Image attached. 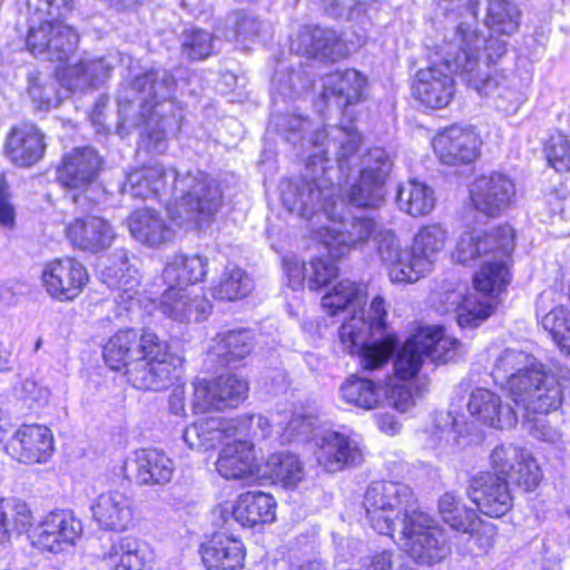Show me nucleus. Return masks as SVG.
<instances>
[{
    "label": "nucleus",
    "instance_id": "obj_26",
    "mask_svg": "<svg viewBox=\"0 0 570 570\" xmlns=\"http://www.w3.org/2000/svg\"><path fill=\"white\" fill-rule=\"evenodd\" d=\"M316 462L324 471L336 473L358 465L364 455L358 443L350 435L330 430L320 436L315 450Z\"/></svg>",
    "mask_w": 570,
    "mask_h": 570
},
{
    "label": "nucleus",
    "instance_id": "obj_56",
    "mask_svg": "<svg viewBox=\"0 0 570 570\" xmlns=\"http://www.w3.org/2000/svg\"><path fill=\"white\" fill-rule=\"evenodd\" d=\"M17 223V206L12 186L7 178V173H0V227L13 229Z\"/></svg>",
    "mask_w": 570,
    "mask_h": 570
},
{
    "label": "nucleus",
    "instance_id": "obj_12",
    "mask_svg": "<svg viewBox=\"0 0 570 570\" xmlns=\"http://www.w3.org/2000/svg\"><path fill=\"white\" fill-rule=\"evenodd\" d=\"M413 493L387 481L372 482L364 494L363 507L371 527L380 534L393 535L395 520L406 511L419 509Z\"/></svg>",
    "mask_w": 570,
    "mask_h": 570
},
{
    "label": "nucleus",
    "instance_id": "obj_17",
    "mask_svg": "<svg viewBox=\"0 0 570 570\" xmlns=\"http://www.w3.org/2000/svg\"><path fill=\"white\" fill-rule=\"evenodd\" d=\"M491 469L501 473L515 489L534 492L543 481L544 474L534 455L523 446L501 444L490 454Z\"/></svg>",
    "mask_w": 570,
    "mask_h": 570
},
{
    "label": "nucleus",
    "instance_id": "obj_38",
    "mask_svg": "<svg viewBox=\"0 0 570 570\" xmlns=\"http://www.w3.org/2000/svg\"><path fill=\"white\" fill-rule=\"evenodd\" d=\"M340 391L345 403L362 410H374L382 403L383 384L380 380L353 373L344 380Z\"/></svg>",
    "mask_w": 570,
    "mask_h": 570
},
{
    "label": "nucleus",
    "instance_id": "obj_55",
    "mask_svg": "<svg viewBox=\"0 0 570 570\" xmlns=\"http://www.w3.org/2000/svg\"><path fill=\"white\" fill-rule=\"evenodd\" d=\"M495 306L488 302H476V306L459 305L456 323L461 328H475L485 322L493 313Z\"/></svg>",
    "mask_w": 570,
    "mask_h": 570
},
{
    "label": "nucleus",
    "instance_id": "obj_52",
    "mask_svg": "<svg viewBox=\"0 0 570 570\" xmlns=\"http://www.w3.org/2000/svg\"><path fill=\"white\" fill-rule=\"evenodd\" d=\"M448 233L438 223L425 224L420 227L413 238V248L430 258L441 252L446 244Z\"/></svg>",
    "mask_w": 570,
    "mask_h": 570
},
{
    "label": "nucleus",
    "instance_id": "obj_21",
    "mask_svg": "<svg viewBox=\"0 0 570 570\" xmlns=\"http://www.w3.org/2000/svg\"><path fill=\"white\" fill-rule=\"evenodd\" d=\"M4 452L21 464L47 463L55 453L53 433L43 424L23 423L6 443Z\"/></svg>",
    "mask_w": 570,
    "mask_h": 570
},
{
    "label": "nucleus",
    "instance_id": "obj_64",
    "mask_svg": "<svg viewBox=\"0 0 570 570\" xmlns=\"http://www.w3.org/2000/svg\"><path fill=\"white\" fill-rule=\"evenodd\" d=\"M174 399L173 406L176 411L181 410L184 406V392L181 389L176 387L171 394Z\"/></svg>",
    "mask_w": 570,
    "mask_h": 570
},
{
    "label": "nucleus",
    "instance_id": "obj_24",
    "mask_svg": "<svg viewBox=\"0 0 570 570\" xmlns=\"http://www.w3.org/2000/svg\"><path fill=\"white\" fill-rule=\"evenodd\" d=\"M63 234L73 249L88 254H97L109 248L116 238L110 223L92 214L72 218L65 226Z\"/></svg>",
    "mask_w": 570,
    "mask_h": 570
},
{
    "label": "nucleus",
    "instance_id": "obj_54",
    "mask_svg": "<svg viewBox=\"0 0 570 570\" xmlns=\"http://www.w3.org/2000/svg\"><path fill=\"white\" fill-rule=\"evenodd\" d=\"M543 210L551 220L558 218L570 222V193L564 184L554 187L544 196Z\"/></svg>",
    "mask_w": 570,
    "mask_h": 570
},
{
    "label": "nucleus",
    "instance_id": "obj_28",
    "mask_svg": "<svg viewBox=\"0 0 570 570\" xmlns=\"http://www.w3.org/2000/svg\"><path fill=\"white\" fill-rule=\"evenodd\" d=\"M468 411L475 423L491 429H511L518 423L513 407L498 393L484 387H476L471 393Z\"/></svg>",
    "mask_w": 570,
    "mask_h": 570
},
{
    "label": "nucleus",
    "instance_id": "obj_44",
    "mask_svg": "<svg viewBox=\"0 0 570 570\" xmlns=\"http://www.w3.org/2000/svg\"><path fill=\"white\" fill-rule=\"evenodd\" d=\"M438 511L441 520L459 533L472 531L478 523V510L466 507L454 494L445 492L438 501Z\"/></svg>",
    "mask_w": 570,
    "mask_h": 570
},
{
    "label": "nucleus",
    "instance_id": "obj_4",
    "mask_svg": "<svg viewBox=\"0 0 570 570\" xmlns=\"http://www.w3.org/2000/svg\"><path fill=\"white\" fill-rule=\"evenodd\" d=\"M515 247L517 230L504 222L462 233L452 252V259L463 266L480 262L472 275V286L482 296L495 299L508 291L513 279Z\"/></svg>",
    "mask_w": 570,
    "mask_h": 570
},
{
    "label": "nucleus",
    "instance_id": "obj_40",
    "mask_svg": "<svg viewBox=\"0 0 570 570\" xmlns=\"http://www.w3.org/2000/svg\"><path fill=\"white\" fill-rule=\"evenodd\" d=\"M328 253L316 255L303 263V279L306 281L309 291L318 292L332 284L341 274L336 252L327 249Z\"/></svg>",
    "mask_w": 570,
    "mask_h": 570
},
{
    "label": "nucleus",
    "instance_id": "obj_18",
    "mask_svg": "<svg viewBox=\"0 0 570 570\" xmlns=\"http://www.w3.org/2000/svg\"><path fill=\"white\" fill-rule=\"evenodd\" d=\"M391 161L383 153H368L354 181L346 191V200L356 208L374 209L385 198V184Z\"/></svg>",
    "mask_w": 570,
    "mask_h": 570
},
{
    "label": "nucleus",
    "instance_id": "obj_20",
    "mask_svg": "<svg viewBox=\"0 0 570 570\" xmlns=\"http://www.w3.org/2000/svg\"><path fill=\"white\" fill-rule=\"evenodd\" d=\"M468 497L480 513L493 519L504 517L513 508L509 482L491 468L470 479Z\"/></svg>",
    "mask_w": 570,
    "mask_h": 570
},
{
    "label": "nucleus",
    "instance_id": "obj_8",
    "mask_svg": "<svg viewBox=\"0 0 570 570\" xmlns=\"http://www.w3.org/2000/svg\"><path fill=\"white\" fill-rule=\"evenodd\" d=\"M191 386L190 410L195 416L194 422L205 419H228L213 413L236 410L249 396L248 380L233 372L212 377H196Z\"/></svg>",
    "mask_w": 570,
    "mask_h": 570
},
{
    "label": "nucleus",
    "instance_id": "obj_47",
    "mask_svg": "<svg viewBox=\"0 0 570 570\" xmlns=\"http://www.w3.org/2000/svg\"><path fill=\"white\" fill-rule=\"evenodd\" d=\"M541 151L549 168L559 175L570 174V137L556 129L541 142Z\"/></svg>",
    "mask_w": 570,
    "mask_h": 570
},
{
    "label": "nucleus",
    "instance_id": "obj_15",
    "mask_svg": "<svg viewBox=\"0 0 570 570\" xmlns=\"http://www.w3.org/2000/svg\"><path fill=\"white\" fill-rule=\"evenodd\" d=\"M82 522L69 509L47 512L28 532L30 546L40 552L59 553L81 538Z\"/></svg>",
    "mask_w": 570,
    "mask_h": 570
},
{
    "label": "nucleus",
    "instance_id": "obj_57",
    "mask_svg": "<svg viewBox=\"0 0 570 570\" xmlns=\"http://www.w3.org/2000/svg\"><path fill=\"white\" fill-rule=\"evenodd\" d=\"M474 544L482 553H488L495 544L498 538V528L491 523L482 520L479 517L478 523L473 525L472 531H468Z\"/></svg>",
    "mask_w": 570,
    "mask_h": 570
},
{
    "label": "nucleus",
    "instance_id": "obj_46",
    "mask_svg": "<svg viewBox=\"0 0 570 570\" xmlns=\"http://www.w3.org/2000/svg\"><path fill=\"white\" fill-rule=\"evenodd\" d=\"M521 11L508 0H488L485 26L500 36H511L519 30Z\"/></svg>",
    "mask_w": 570,
    "mask_h": 570
},
{
    "label": "nucleus",
    "instance_id": "obj_35",
    "mask_svg": "<svg viewBox=\"0 0 570 570\" xmlns=\"http://www.w3.org/2000/svg\"><path fill=\"white\" fill-rule=\"evenodd\" d=\"M305 464L291 451H275L265 461L264 476L272 484L285 490H295L305 479Z\"/></svg>",
    "mask_w": 570,
    "mask_h": 570
},
{
    "label": "nucleus",
    "instance_id": "obj_41",
    "mask_svg": "<svg viewBox=\"0 0 570 570\" xmlns=\"http://www.w3.org/2000/svg\"><path fill=\"white\" fill-rule=\"evenodd\" d=\"M158 308L166 317L180 324L189 323L193 316L196 322L203 320V316L198 315L197 299L187 295L184 288L176 286H168L164 291Z\"/></svg>",
    "mask_w": 570,
    "mask_h": 570
},
{
    "label": "nucleus",
    "instance_id": "obj_51",
    "mask_svg": "<svg viewBox=\"0 0 570 570\" xmlns=\"http://www.w3.org/2000/svg\"><path fill=\"white\" fill-rule=\"evenodd\" d=\"M375 332L370 328L366 318L363 315L352 314L346 318L338 328V337L341 343L346 346L350 355L368 341V336Z\"/></svg>",
    "mask_w": 570,
    "mask_h": 570
},
{
    "label": "nucleus",
    "instance_id": "obj_43",
    "mask_svg": "<svg viewBox=\"0 0 570 570\" xmlns=\"http://www.w3.org/2000/svg\"><path fill=\"white\" fill-rule=\"evenodd\" d=\"M397 204L404 213L412 217L429 215L435 205L432 189L425 184L410 179L401 185L397 191Z\"/></svg>",
    "mask_w": 570,
    "mask_h": 570
},
{
    "label": "nucleus",
    "instance_id": "obj_50",
    "mask_svg": "<svg viewBox=\"0 0 570 570\" xmlns=\"http://www.w3.org/2000/svg\"><path fill=\"white\" fill-rule=\"evenodd\" d=\"M214 40L215 36L212 32L202 28H190L184 33L180 51L189 61H203L215 53Z\"/></svg>",
    "mask_w": 570,
    "mask_h": 570
},
{
    "label": "nucleus",
    "instance_id": "obj_33",
    "mask_svg": "<svg viewBox=\"0 0 570 570\" xmlns=\"http://www.w3.org/2000/svg\"><path fill=\"white\" fill-rule=\"evenodd\" d=\"M276 500L264 491H246L237 495L232 517L243 528L273 523L276 520Z\"/></svg>",
    "mask_w": 570,
    "mask_h": 570
},
{
    "label": "nucleus",
    "instance_id": "obj_25",
    "mask_svg": "<svg viewBox=\"0 0 570 570\" xmlns=\"http://www.w3.org/2000/svg\"><path fill=\"white\" fill-rule=\"evenodd\" d=\"M376 232V223L371 217L360 216L343 222L337 229L321 226L314 236L327 249L336 252L337 258H344L352 249L367 244Z\"/></svg>",
    "mask_w": 570,
    "mask_h": 570
},
{
    "label": "nucleus",
    "instance_id": "obj_5",
    "mask_svg": "<svg viewBox=\"0 0 570 570\" xmlns=\"http://www.w3.org/2000/svg\"><path fill=\"white\" fill-rule=\"evenodd\" d=\"M464 354L463 344L454 336L446 335L444 325H420L393 353V375L406 383L417 380L425 358L436 365L454 363Z\"/></svg>",
    "mask_w": 570,
    "mask_h": 570
},
{
    "label": "nucleus",
    "instance_id": "obj_9",
    "mask_svg": "<svg viewBox=\"0 0 570 570\" xmlns=\"http://www.w3.org/2000/svg\"><path fill=\"white\" fill-rule=\"evenodd\" d=\"M514 403L522 406L524 417L538 422L558 411L563 403V389L558 377L535 368H521L507 381Z\"/></svg>",
    "mask_w": 570,
    "mask_h": 570
},
{
    "label": "nucleus",
    "instance_id": "obj_23",
    "mask_svg": "<svg viewBox=\"0 0 570 570\" xmlns=\"http://www.w3.org/2000/svg\"><path fill=\"white\" fill-rule=\"evenodd\" d=\"M91 513L104 531L124 532L138 521L132 498L118 489L101 492L91 505Z\"/></svg>",
    "mask_w": 570,
    "mask_h": 570
},
{
    "label": "nucleus",
    "instance_id": "obj_3",
    "mask_svg": "<svg viewBox=\"0 0 570 570\" xmlns=\"http://www.w3.org/2000/svg\"><path fill=\"white\" fill-rule=\"evenodd\" d=\"M199 446L218 449L215 461L217 473L227 481L256 479L261 474V460L256 454L254 439H266L272 433L269 420L261 414L244 413L233 419H205L193 422Z\"/></svg>",
    "mask_w": 570,
    "mask_h": 570
},
{
    "label": "nucleus",
    "instance_id": "obj_10",
    "mask_svg": "<svg viewBox=\"0 0 570 570\" xmlns=\"http://www.w3.org/2000/svg\"><path fill=\"white\" fill-rule=\"evenodd\" d=\"M404 552L419 566L432 567L451 554V541L444 529L425 511L412 509L402 518Z\"/></svg>",
    "mask_w": 570,
    "mask_h": 570
},
{
    "label": "nucleus",
    "instance_id": "obj_42",
    "mask_svg": "<svg viewBox=\"0 0 570 570\" xmlns=\"http://www.w3.org/2000/svg\"><path fill=\"white\" fill-rule=\"evenodd\" d=\"M397 344L394 333L384 334L381 338L366 341L354 352L358 366L364 372H373L383 368L393 356Z\"/></svg>",
    "mask_w": 570,
    "mask_h": 570
},
{
    "label": "nucleus",
    "instance_id": "obj_34",
    "mask_svg": "<svg viewBox=\"0 0 570 570\" xmlns=\"http://www.w3.org/2000/svg\"><path fill=\"white\" fill-rule=\"evenodd\" d=\"M101 560L112 570L153 569V560L148 558L140 540L134 535H122L114 541Z\"/></svg>",
    "mask_w": 570,
    "mask_h": 570
},
{
    "label": "nucleus",
    "instance_id": "obj_2",
    "mask_svg": "<svg viewBox=\"0 0 570 570\" xmlns=\"http://www.w3.org/2000/svg\"><path fill=\"white\" fill-rule=\"evenodd\" d=\"M101 357L136 390L165 391L177 377L178 357L170 343L148 326L119 327L102 344Z\"/></svg>",
    "mask_w": 570,
    "mask_h": 570
},
{
    "label": "nucleus",
    "instance_id": "obj_36",
    "mask_svg": "<svg viewBox=\"0 0 570 570\" xmlns=\"http://www.w3.org/2000/svg\"><path fill=\"white\" fill-rule=\"evenodd\" d=\"M367 297V284L343 278L336 282L321 298V307L327 316H337L350 307L360 305Z\"/></svg>",
    "mask_w": 570,
    "mask_h": 570
},
{
    "label": "nucleus",
    "instance_id": "obj_58",
    "mask_svg": "<svg viewBox=\"0 0 570 570\" xmlns=\"http://www.w3.org/2000/svg\"><path fill=\"white\" fill-rule=\"evenodd\" d=\"M367 324L377 334H384L387 330L386 302L381 295L372 298L368 307Z\"/></svg>",
    "mask_w": 570,
    "mask_h": 570
},
{
    "label": "nucleus",
    "instance_id": "obj_37",
    "mask_svg": "<svg viewBox=\"0 0 570 570\" xmlns=\"http://www.w3.org/2000/svg\"><path fill=\"white\" fill-rule=\"evenodd\" d=\"M32 520L27 502L18 498H0V546L9 543L13 535L28 534Z\"/></svg>",
    "mask_w": 570,
    "mask_h": 570
},
{
    "label": "nucleus",
    "instance_id": "obj_13",
    "mask_svg": "<svg viewBox=\"0 0 570 570\" xmlns=\"http://www.w3.org/2000/svg\"><path fill=\"white\" fill-rule=\"evenodd\" d=\"M39 281L48 297L68 304L85 294L91 275L79 257L65 254L51 257L42 264Z\"/></svg>",
    "mask_w": 570,
    "mask_h": 570
},
{
    "label": "nucleus",
    "instance_id": "obj_31",
    "mask_svg": "<svg viewBox=\"0 0 570 570\" xmlns=\"http://www.w3.org/2000/svg\"><path fill=\"white\" fill-rule=\"evenodd\" d=\"M127 226L131 236L148 247H159L175 238L176 226L170 220L168 224L155 208L135 209L127 218Z\"/></svg>",
    "mask_w": 570,
    "mask_h": 570
},
{
    "label": "nucleus",
    "instance_id": "obj_1",
    "mask_svg": "<svg viewBox=\"0 0 570 570\" xmlns=\"http://www.w3.org/2000/svg\"><path fill=\"white\" fill-rule=\"evenodd\" d=\"M124 189L141 199H159L170 194L171 198L165 204L167 218L185 233L202 232L210 226L224 206V194L218 185L203 175L179 174L157 163L131 168Z\"/></svg>",
    "mask_w": 570,
    "mask_h": 570
},
{
    "label": "nucleus",
    "instance_id": "obj_14",
    "mask_svg": "<svg viewBox=\"0 0 570 570\" xmlns=\"http://www.w3.org/2000/svg\"><path fill=\"white\" fill-rule=\"evenodd\" d=\"M48 148L46 131L35 121L22 120L6 131L1 154L13 168L29 170L46 159Z\"/></svg>",
    "mask_w": 570,
    "mask_h": 570
},
{
    "label": "nucleus",
    "instance_id": "obj_7",
    "mask_svg": "<svg viewBox=\"0 0 570 570\" xmlns=\"http://www.w3.org/2000/svg\"><path fill=\"white\" fill-rule=\"evenodd\" d=\"M465 63L459 65L444 58L432 61L415 71L411 81V94L414 100L425 109L440 110L448 108L456 96V73H468L469 80L478 68L479 52L471 48H462Z\"/></svg>",
    "mask_w": 570,
    "mask_h": 570
},
{
    "label": "nucleus",
    "instance_id": "obj_30",
    "mask_svg": "<svg viewBox=\"0 0 570 570\" xmlns=\"http://www.w3.org/2000/svg\"><path fill=\"white\" fill-rule=\"evenodd\" d=\"M299 50L307 59H318L324 63H334L350 56L347 42L333 28L313 26L301 33Z\"/></svg>",
    "mask_w": 570,
    "mask_h": 570
},
{
    "label": "nucleus",
    "instance_id": "obj_27",
    "mask_svg": "<svg viewBox=\"0 0 570 570\" xmlns=\"http://www.w3.org/2000/svg\"><path fill=\"white\" fill-rule=\"evenodd\" d=\"M205 570H244L247 549L238 537L214 532L199 546Z\"/></svg>",
    "mask_w": 570,
    "mask_h": 570
},
{
    "label": "nucleus",
    "instance_id": "obj_59",
    "mask_svg": "<svg viewBox=\"0 0 570 570\" xmlns=\"http://www.w3.org/2000/svg\"><path fill=\"white\" fill-rule=\"evenodd\" d=\"M387 399L399 412H406L415 403L412 389L400 383L392 384L389 387Z\"/></svg>",
    "mask_w": 570,
    "mask_h": 570
},
{
    "label": "nucleus",
    "instance_id": "obj_6",
    "mask_svg": "<svg viewBox=\"0 0 570 570\" xmlns=\"http://www.w3.org/2000/svg\"><path fill=\"white\" fill-rule=\"evenodd\" d=\"M47 19L28 27L24 48L32 56L48 55L49 60L66 66L78 51L80 33L65 21L75 9V0H39Z\"/></svg>",
    "mask_w": 570,
    "mask_h": 570
},
{
    "label": "nucleus",
    "instance_id": "obj_45",
    "mask_svg": "<svg viewBox=\"0 0 570 570\" xmlns=\"http://www.w3.org/2000/svg\"><path fill=\"white\" fill-rule=\"evenodd\" d=\"M207 265V259L200 255L178 254L167 265L166 273L175 281L176 287L185 289L205 279Z\"/></svg>",
    "mask_w": 570,
    "mask_h": 570
},
{
    "label": "nucleus",
    "instance_id": "obj_29",
    "mask_svg": "<svg viewBox=\"0 0 570 570\" xmlns=\"http://www.w3.org/2000/svg\"><path fill=\"white\" fill-rule=\"evenodd\" d=\"M366 78L355 69L336 70L327 73L321 90L325 102L334 101L343 115L350 107L365 100Z\"/></svg>",
    "mask_w": 570,
    "mask_h": 570
},
{
    "label": "nucleus",
    "instance_id": "obj_53",
    "mask_svg": "<svg viewBox=\"0 0 570 570\" xmlns=\"http://www.w3.org/2000/svg\"><path fill=\"white\" fill-rule=\"evenodd\" d=\"M27 92L37 111H49L59 105L57 89L53 85L42 81L39 72L28 77Z\"/></svg>",
    "mask_w": 570,
    "mask_h": 570
},
{
    "label": "nucleus",
    "instance_id": "obj_39",
    "mask_svg": "<svg viewBox=\"0 0 570 570\" xmlns=\"http://www.w3.org/2000/svg\"><path fill=\"white\" fill-rule=\"evenodd\" d=\"M255 285L250 275L239 266H227L212 288V296L222 302H236L247 298Z\"/></svg>",
    "mask_w": 570,
    "mask_h": 570
},
{
    "label": "nucleus",
    "instance_id": "obj_19",
    "mask_svg": "<svg viewBox=\"0 0 570 570\" xmlns=\"http://www.w3.org/2000/svg\"><path fill=\"white\" fill-rule=\"evenodd\" d=\"M174 462L164 450L145 446L134 450L122 461L120 472L124 480L138 487H163L174 474Z\"/></svg>",
    "mask_w": 570,
    "mask_h": 570
},
{
    "label": "nucleus",
    "instance_id": "obj_16",
    "mask_svg": "<svg viewBox=\"0 0 570 570\" xmlns=\"http://www.w3.org/2000/svg\"><path fill=\"white\" fill-rule=\"evenodd\" d=\"M431 145L441 164L462 167L480 158L483 139L473 125L451 124L436 131Z\"/></svg>",
    "mask_w": 570,
    "mask_h": 570
},
{
    "label": "nucleus",
    "instance_id": "obj_32",
    "mask_svg": "<svg viewBox=\"0 0 570 570\" xmlns=\"http://www.w3.org/2000/svg\"><path fill=\"white\" fill-rule=\"evenodd\" d=\"M256 336L249 328H236L217 333L207 354L222 365L228 366L250 356L256 347Z\"/></svg>",
    "mask_w": 570,
    "mask_h": 570
},
{
    "label": "nucleus",
    "instance_id": "obj_60",
    "mask_svg": "<svg viewBox=\"0 0 570 570\" xmlns=\"http://www.w3.org/2000/svg\"><path fill=\"white\" fill-rule=\"evenodd\" d=\"M361 570H394L393 552L391 550L375 552Z\"/></svg>",
    "mask_w": 570,
    "mask_h": 570
},
{
    "label": "nucleus",
    "instance_id": "obj_49",
    "mask_svg": "<svg viewBox=\"0 0 570 570\" xmlns=\"http://www.w3.org/2000/svg\"><path fill=\"white\" fill-rule=\"evenodd\" d=\"M431 267V259L422 253L412 252L405 258H397L390 266L389 274L393 282L415 283L424 276Z\"/></svg>",
    "mask_w": 570,
    "mask_h": 570
},
{
    "label": "nucleus",
    "instance_id": "obj_22",
    "mask_svg": "<svg viewBox=\"0 0 570 570\" xmlns=\"http://www.w3.org/2000/svg\"><path fill=\"white\" fill-rule=\"evenodd\" d=\"M515 184L503 173L491 171L474 178L469 199L472 207L488 217H498L514 202Z\"/></svg>",
    "mask_w": 570,
    "mask_h": 570
},
{
    "label": "nucleus",
    "instance_id": "obj_63",
    "mask_svg": "<svg viewBox=\"0 0 570 570\" xmlns=\"http://www.w3.org/2000/svg\"><path fill=\"white\" fill-rule=\"evenodd\" d=\"M106 2L118 11H127L141 6L144 0H106Z\"/></svg>",
    "mask_w": 570,
    "mask_h": 570
},
{
    "label": "nucleus",
    "instance_id": "obj_48",
    "mask_svg": "<svg viewBox=\"0 0 570 570\" xmlns=\"http://www.w3.org/2000/svg\"><path fill=\"white\" fill-rule=\"evenodd\" d=\"M541 325L561 353L570 356V311L564 305L552 307L541 320Z\"/></svg>",
    "mask_w": 570,
    "mask_h": 570
},
{
    "label": "nucleus",
    "instance_id": "obj_62",
    "mask_svg": "<svg viewBox=\"0 0 570 570\" xmlns=\"http://www.w3.org/2000/svg\"><path fill=\"white\" fill-rule=\"evenodd\" d=\"M493 48L494 52L488 53V60L490 63L495 62L505 53V43L489 37L485 41V49Z\"/></svg>",
    "mask_w": 570,
    "mask_h": 570
},
{
    "label": "nucleus",
    "instance_id": "obj_11",
    "mask_svg": "<svg viewBox=\"0 0 570 570\" xmlns=\"http://www.w3.org/2000/svg\"><path fill=\"white\" fill-rule=\"evenodd\" d=\"M105 168V158L92 146H76L65 151L55 166V181L71 194L72 203L96 185Z\"/></svg>",
    "mask_w": 570,
    "mask_h": 570
},
{
    "label": "nucleus",
    "instance_id": "obj_61",
    "mask_svg": "<svg viewBox=\"0 0 570 570\" xmlns=\"http://www.w3.org/2000/svg\"><path fill=\"white\" fill-rule=\"evenodd\" d=\"M379 429L386 434H395L399 431V423L395 417L389 413H382L376 417Z\"/></svg>",
    "mask_w": 570,
    "mask_h": 570
}]
</instances>
